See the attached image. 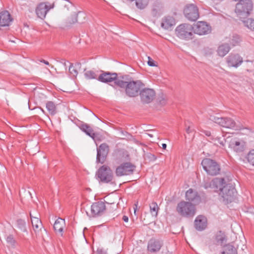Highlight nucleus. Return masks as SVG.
I'll return each instance as SVG.
<instances>
[{
    "mask_svg": "<svg viewBox=\"0 0 254 254\" xmlns=\"http://www.w3.org/2000/svg\"><path fill=\"white\" fill-rule=\"evenodd\" d=\"M207 219L205 216L198 215L194 221L195 228L198 231H202L207 227Z\"/></svg>",
    "mask_w": 254,
    "mask_h": 254,
    "instance_id": "b1692460",
    "label": "nucleus"
},
{
    "mask_svg": "<svg viewBox=\"0 0 254 254\" xmlns=\"http://www.w3.org/2000/svg\"><path fill=\"white\" fill-rule=\"evenodd\" d=\"M155 91L150 88L143 87L140 92L141 101L143 103L148 104L151 102L155 97Z\"/></svg>",
    "mask_w": 254,
    "mask_h": 254,
    "instance_id": "2eb2a0df",
    "label": "nucleus"
},
{
    "mask_svg": "<svg viewBox=\"0 0 254 254\" xmlns=\"http://www.w3.org/2000/svg\"><path fill=\"white\" fill-rule=\"evenodd\" d=\"M236 190L235 188L230 184L227 183L225 185L223 189L219 195L223 198V201L228 204L233 201L235 198Z\"/></svg>",
    "mask_w": 254,
    "mask_h": 254,
    "instance_id": "39448f33",
    "label": "nucleus"
},
{
    "mask_svg": "<svg viewBox=\"0 0 254 254\" xmlns=\"http://www.w3.org/2000/svg\"><path fill=\"white\" fill-rule=\"evenodd\" d=\"M193 33H176V35L179 38L185 40H189L192 39ZM199 35H203L207 33H195Z\"/></svg>",
    "mask_w": 254,
    "mask_h": 254,
    "instance_id": "72a5a7b5",
    "label": "nucleus"
},
{
    "mask_svg": "<svg viewBox=\"0 0 254 254\" xmlns=\"http://www.w3.org/2000/svg\"><path fill=\"white\" fill-rule=\"evenodd\" d=\"M215 240L218 244L222 245L227 242V239L225 233L219 231L216 235Z\"/></svg>",
    "mask_w": 254,
    "mask_h": 254,
    "instance_id": "c9c22d12",
    "label": "nucleus"
},
{
    "mask_svg": "<svg viewBox=\"0 0 254 254\" xmlns=\"http://www.w3.org/2000/svg\"><path fill=\"white\" fill-rule=\"evenodd\" d=\"M187 202H190L194 206L199 204L201 201V198L198 192L192 189H189L185 193Z\"/></svg>",
    "mask_w": 254,
    "mask_h": 254,
    "instance_id": "6ab92c4d",
    "label": "nucleus"
},
{
    "mask_svg": "<svg viewBox=\"0 0 254 254\" xmlns=\"http://www.w3.org/2000/svg\"><path fill=\"white\" fill-rule=\"evenodd\" d=\"M203 170L210 176H214L218 175L220 172V166L215 160L205 158L201 163Z\"/></svg>",
    "mask_w": 254,
    "mask_h": 254,
    "instance_id": "20e7f679",
    "label": "nucleus"
},
{
    "mask_svg": "<svg viewBox=\"0 0 254 254\" xmlns=\"http://www.w3.org/2000/svg\"><path fill=\"white\" fill-rule=\"evenodd\" d=\"M211 139L216 145L222 148H223L225 146V143L228 142V140H229L227 139V138L226 139L223 135L219 137L217 136L216 137L212 136Z\"/></svg>",
    "mask_w": 254,
    "mask_h": 254,
    "instance_id": "473e14b6",
    "label": "nucleus"
},
{
    "mask_svg": "<svg viewBox=\"0 0 254 254\" xmlns=\"http://www.w3.org/2000/svg\"><path fill=\"white\" fill-rule=\"evenodd\" d=\"M175 25L176 20L173 16H166L161 20V26L165 30H171Z\"/></svg>",
    "mask_w": 254,
    "mask_h": 254,
    "instance_id": "4be33fe9",
    "label": "nucleus"
},
{
    "mask_svg": "<svg viewBox=\"0 0 254 254\" xmlns=\"http://www.w3.org/2000/svg\"><path fill=\"white\" fill-rule=\"evenodd\" d=\"M203 55L205 56H208L212 55L213 53V50L212 48H205L203 51Z\"/></svg>",
    "mask_w": 254,
    "mask_h": 254,
    "instance_id": "49530a36",
    "label": "nucleus"
},
{
    "mask_svg": "<svg viewBox=\"0 0 254 254\" xmlns=\"http://www.w3.org/2000/svg\"><path fill=\"white\" fill-rule=\"evenodd\" d=\"M134 1L136 7L140 10L145 9L149 4L147 0H135Z\"/></svg>",
    "mask_w": 254,
    "mask_h": 254,
    "instance_id": "ea45409f",
    "label": "nucleus"
},
{
    "mask_svg": "<svg viewBox=\"0 0 254 254\" xmlns=\"http://www.w3.org/2000/svg\"><path fill=\"white\" fill-rule=\"evenodd\" d=\"M40 110H41V111H42L43 113H45V111H44V110L43 108H40Z\"/></svg>",
    "mask_w": 254,
    "mask_h": 254,
    "instance_id": "4d7b16f0",
    "label": "nucleus"
},
{
    "mask_svg": "<svg viewBox=\"0 0 254 254\" xmlns=\"http://www.w3.org/2000/svg\"><path fill=\"white\" fill-rule=\"evenodd\" d=\"M136 166L130 162H124L118 166L116 169V174L118 177L132 174Z\"/></svg>",
    "mask_w": 254,
    "mask_h": 254,
    "instance_id": "9d476101",
    "label": "nucleus"
},
{
    "mask_svg": "<svg viewBox=\"0 0 254 254\" xmlns=\"http://www.w3.org/2000/svg\"><path fill=\"white\" fill-rule=\"evenodd\" d=\"M194 26L197 32H208L211 30V26L205 21H198Z\"/></svg>",
    "mask_w": 254,
    "mask_h": 254,
    "instance_id": "c85d7f7f",
    "label": "nucleus"
},
{
    "mask_svg": "<svg viewBox=\"0 0 254 254\" xmlns=\"http://www.w3.org/2000/svg\"><path fill=\"white\" fill-rule=\"evenodd\" d=\"M167 147V145L165 143H163L162 144V148L163 149H166Z\"/></svg>",
    "mask_w": 254,
    "mask_h": 254,
    "instance_id": "5fc2aeb1",
    "label": "nucleus"
},
{
    "mask_svg": "<svg viewBox=\"0 0 254 254\" xmlns=\"http://www.w3.org/2000/svg\"><path fill=\"white\" fill-rule=\"evenodd\" d=\"M81 67L80 63H76L74 64L70 63L69 66L68 70L70 74L74 77H76L78 74V70Z\"/></svg>",
    "mask_w": 254,
    "mask_h": 254,
    "instance_id": "c756f323",
    "label": "nucleus"
},
{
    "mask_svg": "<svg viewBox=\"0 0 254 254\" xmlns=\"http://www.w3.org/2000/svg\"><path fill=\"white\" fill-rule=\"evenodd\" d=\"M201 132L207 136H211V132L209 130H203L201 131Z\"/></svg>",
    "mask_w": 254,
    "mask_h": 254,
    "instance_id": "09e8293b",
    "label": "nucleus"
},
{
    "mask_svg": "<svg viewBox=\"0 0 254 254\" xmlns=\"http://www.w3.org/2000/svg\"><path fill=\"white\" fill-rule=\"evenodd\" d=\"M150 211L152 216L157 217L158 215L159 207L156 202H152L150 204Z\"/></svg>",
    "mask_w": 254,
    "mask_h": 254,
    "instance_id": "a19ab883",
    "label": "nucleus"
},
{
    "mask_svg": "<svg viewBox=\"0 0 254 254\" xmlns=\"http://www.w3.org/2000/svg\"><path fill=\"white\" fill-rule=\"evenodd\" d=\"M226 62L229 67L237 68L243 62V58L239 54L231 53L226 58Z\"/></svg>",
    "mask_w": 254,
    "mask_h": 254,
    "instance_id": "f3484780",
    "label": "nucleus"
},
{
    "mask_svg": "<svg viewBox=\"0 0 254 254\" xmlns=\"http://www.w3.org/2000/svg\"><path fill=\"white\" fill-rule=\"evenodd\" d=\"M54 7L55 2H41L37 5L35 12L38 17L44 19L49 11Z\"/></svg>",
    "mask_w": 254,
    "mask_h": 254,
    "instance_id": "9b49d317",
    "label": "nucleus"
},
{
    "mask_svg": "<svg viewBox=\"0 0 254 254\" xmlns=\"http://www.w3.org/2000/svg\"><path fill=\"white\" fill-rule=\"evenodd\" d=\"M176 211L177 214L182 217L190 218L196 214V207L190 202L182 200L176 206Z\"/></svg>",
    "mask_w": 254,
    "mask_h": 254,
    "instance_id": "f03ea898",
    "label": "nucleus"
},
{
    "mask_svg": "<svg viewBox=\"0 0 254 254\" xmlns=\"http://www.w3.org/2000/svg\"><path fill=\"white\" fill-rule=\"evenodd\" d=\"M13 20L11 15L7 10L0 12V27L9 26Z\"/></svg>",
    "mask_w": 254,
    "mask_h": 254,
    "instance_id": "412c9836",
    "label": "nucleus"
},
{
    "mask_svg": "<svg viewBox=\"0 0 254 254\" xmlns=\"http://www.w3.org/2000/svg\"><path fill=\"white\" fill-rule=\"evenodd\" d=\"M215 123L220 126L231 129H238L236 127V122L232 119L227 117H215L214 119Z\"/></svg>",
    "mask_w": 254,
    "mask_h": 254,
    "instance_id": "a211bd4d",
    "label": "nucleus"
},
{
    "mask_svg": "<svg viewBox=\"0 0 254 254\" xmlns=\"http://www.w3.org/2000/svg\"><path fill=\"white\" fill-rule=\"evenodd\" d=\"M30 216L33 230L36 236L39 237H43V236L41 232L42 230L45 232H46V230L43 227L42 221L39 217V215L37 214V216H34L31 213V212H30Z\"/></svg>",
    "mask_w": 254,
    "mask_h": 254,
    "instance_id": "f8f14e48",
    "label": "nucleus"
},
{
    "mask_svg": "<svg viewBox=\"0 0 254 254\" xmlns=\"http://www.w3.org/2000/svg\"><path fill=\"white\" fill-rule=\"evenodd\" d=\"M227 183L223 178H215L210 182H205L203 184V187L205 189H211L215 192L220 191L221 192L223 188Z\"/></svg>",
    "mask_w": 254,
    "mask_h": 254,
    "instance_id": "6e6552de",
    "label": "nucleus"
},
{
    "mask_svg": "<svg viewBox=\"0 0 254 254\" xmlns=\"http://www.w3.org/2000/svg\"><path fill=\"white\" fill-rule=\"evenodd\" d=\"M65 220L64 219L59 218H58L53 226L55 231L57 233L59 232L61 234V236L63 235V230L65 226Z\"/></svg>",
    "mask_w": 254,
    "mask_h": 254,
    "instance_id": "bb28decb",
    "label": "nucleus"
},
{
    "mask_svg": "<svg viewBox=\"0 0 254 254\" xmlns=\"http://www.w3.org/2000/svg\"><path fill=\"white\" fill-rule=\"evenodd\" d=\"M16 226L23 232H27L26 222L22 219H18L16 220Z\"/></svg>",
    "mask_w": 254,
    "mask_h": 254,
    "instance_id": "4c0bfd02",
    "label": "nucleus"
},
{
    "mask_svg": "<svg viewBox=\"0 0 254 254\" xmlns=\"http://www.w3.org/2000/svg\"><path fill=\"white\" fill-rule=\"evenodd\" d=\"M252 0H240L236 5L235 9L238 17L240 19L247 17L253 10Z\"/></svg>",
    "mask_w": 254,
    "mask_h": 254,
    "instance_id": "7ed1b4c3",
    "label": "nucleus"
},
{
    "mask_svg": "<svg viewBox=\"0 0 254 254\" xmlns=\"http://www.w3.org/2000/svg\"><path fill=\"white\" fill-rule=\"evenodd\" d=\"M148 60L147 63L148 65H149L150 66H157V65L155 63V61L153 59H152L151 58H150V57H148Z\"/></svg>",
    "mask_w": 254,
    "mask_h": 254,
    "instance_id": "de8ad7c7",
    "label": "nucleus"
},
{
    "mask_svg": "<svg viewBox=\"0 0 254 254\" xmlns=\"http://www.w3.org/2000/svg\"><path fill=\"white\" fill-rule=\"evenodd\" d=\"M221 254H237V249L233 245L228 244L222 248Z\"/></svg>",
    "mask_w": 254,
    "mask_h": 254,
    "instance_id": "2f4dec72",
    "label": "nucleus"
},
{
    "mask_svg": "<svg viewBox=\"0 0 254 254\" xmlns=\"http://www.w3.org/2000/svg\"><path fill=\"white\" fill-rule=\"evenodd\" d=\"M245 25L252 31H254V19H248L244 21Z\"/></svg>",
    "mask_w": 254,
    "mask_h": 254,
    "instance_id": "c03bdc74",
    "label": "nucleus"
},
{
    "mask_svg": "<svg viewBox=\"0 0 254 254\" xmlns=\"http://www.w3.org/2000/svg\"><path fill=\"white\" fill-rule=\"evenodd\" d=\"M6 241L9 247L15 248L16 241L12 235H8L6 238Z\"/></svg>",
    "mask_w": 254,
    "mask_h": 254,
    "instance_id": "79ce46f5",
    "label": "nucleus"
},
{
    "mask_svg": "<svg viewBox=\"0 0 254 254\" xmlns=\"http://www.w3.org/2000/svg\"><path fill=\"white\" fill-rule=\"evenodd\" d=\"M127 0V1H129V2H131L134 1L135 0Z\"/></svg>",
    "mask_w": 254,
    "mask_h": 254,
    "instance_id": "bf43d9fd",
    "label": "nucleus"
},
{
    "mask_svg": "<svg viewBox=\"0 0 254 254\" xmlns=\"http://www.w3.org/2000/svg\"><path fill=\"white\" fill-rule=\"evenodd\" d=\"M231 47L227 43L220 44L217 48V55L221 57H224L230 51Z\"/></svg>",
    "mask_w": 254,
    "mask_h": 254,
    "instance_id": "cd10ccee",
    "label": "nucleus"
},
{
    "mask_svg": "<svg viewBox=\"0 0 254 254\" xmlns=\"http://www.w3.org/2000/svg\"><path fill=\"white\" fill-rule=\"evenodd\" d=\"M100 70L95 69L84 70V75L85 78L88 80L96 79L98 80Z\"/></svg>",
    "mask_w": 254,
    "mask_h": 254,
    "instance_id": "393cba45",
    "label": "nucleus"
},
{
    "mask_svg": "<svg viewBox=\"0 0 254 254\" xmlns=\"http://www.w3.org/2000/svg\"><path fill=\"white\" fill-rule=\"evenodd\" d=\"M163 12L162 3L159 1L154 2L151 8V14L154 17L160 16Z\"/></svg>",
    "mask_w": 254,
    "mask_h": 254,
    "instance_id": "a878e982",
    "label": "nucleus"
},
{
    "mask_svg": "<svg viewBox=\"0 0 254 254\" xmlns=\"http://www.w3.org/2000/svg\"><path fill=\"white\" fill-rule=\"evenodd\" d=\"M118 87L125 89V93L129 97H136L140 93L145 84L140 80L125 81L121 79L118 82Z\"/></svg>",
    "mask_w": 254,
    "mask_h": 254,
    "instance_id": "f257e3e1",
    "label": "nucleus"
},
{
    "mask_svg": "<svg viewBox=\"0 0 254 254\" xmlns=\"http://www.w3.org/2000/svg\"><path fill=\"white\" fill-rule=\"evenodd\" d=\"M148 157L150 159H152L153 160H155L156 159V156L152 154H150L148 156Z\"/></svg>",
    "mask_w": 254,
    "mask_h": 254,
    "instance_id": "603ef678",
    "label": "nucleus"
},
{
    "mask_svg": "<svg viewBox=\"0 0 254 254\" xmlns=\"http://www.w3.org/2000/svg\"><path fill=\"white\" fill-rule=\"evenodd\" d=\"M186 132L188 133H190L191 132V130L190 129V127H188L187 128H186Z\"/></svg>",
    "mask_w": 254,
    "mask_h": 254,
    "instance_id": "864d4df0",
    "label": "nucleus"
},
{
    "mask_svg": "<svg viewBox=\"0 0 254 254\" xmlns=\"http://www.w3.org/2000/svg\"><path fill=\"white\" fill-rule=\"evenodd\" d=\"M247 159L248 162L254 166V149L251 150L247 155Z\"/></svg>",
    "mask_w": 254,
    "mask_h": 254,
    "instance_id": "37998d69",
    "label": "nucleus"
},
{
    "mask_svg": "<svg viewBox=\"0 0 254 254\" xmlns=\"http://www.w3.org/2000/svg\"><path fill=\"white\" fill-rule=\"evenodd\" d=\"M162 246V245L159 240L151 239L148 243L147 250L152 253H157L160 251Z\"/></svg>",
    "mask_w": 254,
    "mask_h": 254,
    "instance_id": "5701e85b",
    "label": "nucleus"
},
{
    "mask_svg": "<svg viewBox=\"0 0 254 254\" xmlns=\"http://www.w3.org/2000/svg\"><path fill=\"white\" fill-rule=\"evenodd\" d=\"M96 176L101 182L105 183L111 182L113 178L112 171L109 166L105 165L99 168Z\"/></svg>",
    "mask_w": 254,
    "mask_h": 254,
    "instance_id": "423d86ee",
    "label": "nucleus"
},
{
    "mask_svg": "<svg viewBox=\"0 0 254 254\" xmlns=\"http://www.w3.org/2000/svg\"><path fill=\"white\" fill-rule=\"evenodd\" d=\"M57 105L53 101H48L46 103V108L49 113L52 116L57 113Z\"/></svg>",
    "mask_w": 254,
    "mask_h": 254,
    "instance_id": "7c9ffc66",
    "label": "nucleus"
},
{
    "mask_svg": "<svg viewBox=\"0 0 254 254\" xmlns=\"http://www.w3.org/2000/svg\"><path fill=\"white\" fill-rule=\"evenodd\" d=\"M24 27H28V24H27V23H24Z\"/></svg>",
    "mask_w": 254,
    "mask_h": 254,
    "instance_id": "13d9d810",
    "label": "nucleus"
},
{
    "mask_svg": "<svg viewBox=\"0 0 254 254\" xmlns=\"http://www.w3.org/2000/svg\"><path fill=\"white\" fill-rule=\"evenodd\" d=\"M122 219L125 222H127L128 221V217L126 215H124L123 216Z\"/></svg>",
    "mask_w": 254,
    "mask_h": 254,
    "instance_id": "3c124183",
    "label": "nucleus"
},
{
    "mask_svg": "<svg viewBox=\"0 0 254 254\" xmlns=\"http://www.w3.org/2000/svg\"><path fill=\"white\" fill-rule=\"evenodd\" d=\"M106 203L107 204L106 207H108V209L106 210H107L110 212L116 210L117 208V204L115 202L109 203L106 202Z\"/></svg>",
    "mask_w": 254,
    "mask_h": 254,
    "instance_id": "a18cd8bd",
    "label": "nucleus"
},
{
    "mask_svg": "<svg viewBox=\"0 0 254 254\" xmlns=\"http://www.w3.org/2000/svg\"><path fill=\"white\" fill-rule=\"evenodd\" d=\"M106 209V203L103 201H97L93 203L91 206V215L92 217H98L104 214Z\"/></svg>",
    "mask_w": 254,
    "mask_h": 254,
    "instance_id": "dca6fc26",
    "label": "nucleus"
},
{
    "mask_svg": "<svg viewBox=\"0 0 254 254\" xmlns=\"http://www.w3.org/2000/svg\"><path fill=\"white\" fill-rule=\"evenodd\" d=\"M228 147L237 153L242 152L245 149V142L237 138L228 137Z\"/></svg>",
    "mask_w": 254,
    "mask_h": 254,
    "instance_id": "4468645a",
    "label": "nucleus"
},
{
    "mask_svg": "<svg viewBox=\"0 0 254 254\" xmlns=\"http://www.w3.org/2000/svg\"><path fill=\"white\" fill-rule=\"evenodd\" d=\"M147 134H148L149 136H150V137H153V135H152L151 134L147 133Z\"/></svg>",
    "mask_w": 254,
    "mask_h": 254,
    "instance_id": "052dcab7",
    "label": "nucleus"
},
{
    "mask_svg": "<svg viewBox=\"0 0 254 254\" xmlns=\"http://www.w3.org/2000/svg\"><path fill=\"white\" fill-rule=\"evenodd\" d=\"M38 61H39L40 62H41V63H44V64H45L46 65H50L48 61H46V60H45L42 59V60H39Z\"/></svg>",
    "mask_w": 254,
    "mask_h": 254,
    "instance_id": "8fccbe9b",
    "label": "nucleus"
},
{
    "mask_svg": "<svg viewBox=\"0 0 254 254\" xmlns=\"http://www.w3.org/2000/svg\"><path fill=\"white\" fill-rule=\"evenodd\" d=\"M77 15L78 14L77 13L74 12L68 17L65 22V27L67 28H69L72 27L73 24L77 22Z\"/></svg>",
    "mask_w": 254,
    "mask_h": 254,
    "instance_id": "f704fd0d",
    "label": "nucleus"
},
{
    "mask_svg": "<svg viewBox=\"0 0 254 254\" xmlns=\"http://www.w3.org/2000/svg\"><path fill=\"white\" fill-rule=\"evenodd\" d=\"M167 35H168V34H167V33H165V36H162V37L164 38L165 39H167V40H168L170 41V40H169V39L166 37V36H167Z\"/></svg>",
    "mask_w": 254,
    "mask_h": 254,
    "instance_id": "6e6d98bb",
    "label": "nucleus"
},
{
    "mask_svg": "<svg viewBox=\"0 0 254 254\" xmlns=\"http://www.w3.org/2000/svg\"><path fill=\"white\" fill-rule=\"evenodd\" d=\"M193 27L191 25L188 23H183L178 26L175 32H187L188 30H191Z\"/></svg>",
    "mask_w": 254,
    "mask_h": 254,
    "instance_id": "e433bc0d",
    "label": "nucleus"
},
{
    "mask_svg": "<svg viewBox=\"0 0 254 254\" xmlns=\"http://www.w3.org/2000/svg\"><path fill=\"white\" fill-rule=\"evenodd\" d=\"M183 13L185 17L190 21H195L199 17V10L194 4H187L184 7Z\"/></svg>",
    "mask_w": 254,
    "mask_h": 254,
    "instance_id": "0eeeda50",
    "label": "nucleus"
},
{
    "mask_svg": "<svg viewBox=\"0 0 254 254\" xmlns=\"http://www.w3.org/2000/svg\"><path fill=\"white\" fill-rule=\"evenodd\" d=\"M109 150V146L106 143L101 144L97 148V162L103 164L107 159Z\"/></svg>",
    "mask_w": 254,
    "mask_h": 254,
    "instance_id": "ddd939ff",
    "label": "nucleus"
},
{
    "mask_svg": "<svg viewBox=\"0 0 254 254\" xmlns=\"http://www.w3.org/2000/svg\"><path fill=\"white\" fill-rule=\"evenodd\" d=\"M80 129L87 135L91 137L97 144V142L102 140L101 136L97 133H95L92 128L86 124H81L79 126Z\"/></svg>",
    "mask_w": 254,
    "mask_h": 254,
    "instance_id": "aec40b11",
    "label": "nucleus"
},
{
    "mask_svg": "<svg viewBox=\"0 0 254 254\" xmlns=\"http://www.w3.org/2000/svg\"><path fill=\"white\" fill-rule=\"evenodd\" d=\"M241 39L237 34H234L229 41L230 44L233 46H239L241 42Z\"/></svg>",
    "mask_w": 254,
    "mask_h": 254,
    "instance_id": "58836bf2",
    "label": "nucleus"
},
{
    "mask_svg": "<svg viewBox=\"0 0 254 254\" xmlns=\"http://www.w3.org/2000/svg\"><path fill=\"white\" fill-rule=\"evenodd\" d=\"M121 80V79L118 77L117 73H112L100 70L98 81L107 83L114 81V86L118 87V82Z\"/></svg>",
    "mask_w": 254,
    "mask_h": 254,
    "instance_id": "1a4fd4ad",
    "label": "nucleus"
}]
</instances>
